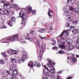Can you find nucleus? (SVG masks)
Returning a JSON list of instances; mask_svg holds the SVG:
<instances>
[{
    "mask_svg": "<svg viewBox=\"0 0 79 79\" xmlns=\"http://www.w3.org/2000/svg\"><path fill=\"white\" fill-rule=\"evenodd\" d=\"M64 33L65 37L62 38L60 41V40H58L57 41V44L60 49L66 50V46L64 45H65L64 41L65 40L67 39L68 37V30H65L64 31Z\"/></svg>",
    "mask_w": 79,
    "mask_h": 79,
    "instance_id": "obj_1",
    "label": "nucleus"
},
{
    "mask_svg": "<svg viewBox=\"0 0 79 79\" xmlns=\"http://www.w3.org/2000/svg\"><path fill=\"white\" fill-rule=\"evenodd\" d=\"M14 68L15 67L14 66L10 67L9 68V73L10 74H13V75H14L16 77H17V75L18 74V71L16 70L13 71L15 69Z\"/></svg>",
    "mask_w": 79,
    "mask_h": 79,
    "instance_id": "obj_2",
    "label": "nucleus"
},
{
    "mask_svg": "<svg viewBox=\"0 0 79 79\" xmlns=\"http://www.w3.org/2000/svg\"><path fill=\"white\" fill-rule=\"evenodd\" d=\"M19 16L17 17V18H20L21 17L23 19H26L27 18V16L25 15L24 14V12L23 10H21L19 13Z\"/></svg>",
    "mask_w": 79,
    "mask_h": 79,
    "instance_id": "obj_3",
    "label": "nucleus"
},
{
    "mask_svg": "<svg viewBox=\"0 0 79 79\" xmlns=\"http://www.w3.org/2000/svg\"><path fill=\"white\" fill-rule=\"evenodd\" d=\"M47 60H48V61L49 63H47V66H48L49 68H53V69H55V67L52 66V64H54V61L52 60H48L47 59Z\"/></svg>",
    "mask_w": 79,
    "mask_h": 79,
    "instance_id": "obj_4",
    "label": "nucleus"
},
{
    "mask_svg": "<svg viewBox=\"0 0 79 79\" xmlns=\"http://www.w3.org/2000/svg\"><path fill=\"white\" fill-rule=\"evenodd\" d=\"M71 60L69 58V57H67V60H66L67 62V63H72V64H73L74 63L76 62V61H77V59H76V58H72V61L71 62L70 61Z\"/></svg>",
    "mask_w": 79,
    "mask_h": 79,
    "instance_id": "obj_5",
    "label": "nucleus"
},
{
    "mask_svg": "<svg viewBox=\"0 0 79 79\" xmlns=\"http://www.w3.org/2000/svg\"><path fill=\"white\" fill-rule=\"evenodd\" d=\"M3 14L6 15H9L10 12L6 10H3L1 9L0 11V15H3Z\"/></svg>",
    "mask_w": 79,
    "mask_h": 79,
    "instance_id": "obj_6",
    "label": "nucleus"
},
{
    "mask_svg": "<svg viewBox=\"0 0 79 79\" xmlns=\"http://www.w3.org/2000/svg\"><path fill=\"white\" fill-rule=\"evenodd\" d=\"M21 58L22 59L20 60L19 62L20 63H22L24 62V60H26L27 57L26 56H21Z\"/></svg>",
    "mask_w": 79,
    "mask_h": 79,
    "instance_id": "obj_7",
    "label": "nucleus"
},
{
    "mask_svg": "<svg viewBox=\"0 0 79 79\" xmlns=\"http://www.w3.org/2000/svg\"><path fill=\"white\" fill-rule=\"evenodd\" d=\"M65 19L67 21H69V22L72 21L73 19V18L72 16H67L65 18Z\"/></svg>",
    "mask_w": 79,
    "mask_h": 79,
    "instance_id": "obj_8",
    "label": "nucleus"
},
{
    "mask_svg": "<svg viewBox=\"0 0 79 79\" xmlns=\"http://www.w3.org/2000/svg\"><path fill=\"white\" fill-rule=\"evenodd\" d=\"M72 32L73 34H79V30L78 28H76L72 31Z\"/></svg>",
    "mask_w": 79,
    "mask_h": 79,
    "instance_id": "obj_9",
    "label": "nucleus"
},
{
    "mask_svg": "<svg viewBox=\"0 0 79 79\" xmlns=\"http://www.w3.org/2000/svg\"><path fill=\"white\" fill-rule=\"evenodd\" d=\"M44 66L46 69H45V71L44 72L43 71V73L46 75H47L48 74V68L45 65H44Z\"/></svg>",
    "mask_w": 79,
    "mask_h": 79,
    "instance_id": "obj_10",
    "label": "nucleus"
},
{
    "mask_svg": "<svg viewBox=\"0 0 79 79\" xmlns=\"http://www.w3.org/2000/svg\"><path fill=\"white\" fill-rule=\"evenodd\" d=\"M18 38H19V36H18V35H17L14 36L13 37L9 39H7V40H10V39H12V40H17Z\"/></svg>",
    "mask_w": 79,
    "mask_h": 79,
    "instance_id": "obj_11",
    "label": "nucleus"
},
{
    "mask_svg": "<svg viewBox=\"0 0 79 79\" xmlns=\"http://www.w3.org/2000/svg\"><path fill=\"white\" fill-rule=\"evenodd\" d=\"M66 42L67 44H72L73 42V40L71 39L68 38L66 40Z\"/></svg>",
    "mask_w": 79,
    "mask_h": 79,
    "instance_id": "obj_12",
    "label": "nucleus"
},
{
    "mask_svg": "<svg viewBox=\"0 0 79 79\" xmlns=\"http://www.w3.org/2000/svg\"><path fill=\"white\" fill-rule=\"evenodd\" d=\"M73 48H74V46L72 45H69L67 47V49L69 51L71 50H73Z\"/></svg>",
    "mask_w": 79,
    "mask_h": 79,
    "instance_id": "obj_13",
    "label": "nucleus"
},
{
    "mask_svg": "<svg viewBox=\"0 0 79 79\" xmlns=\"http://www.w3.org/2000/svg\"><path fill=\"white\" fill-rule=\"evenodd\" d=\"M28 66L29 67H31V68H33V67H35V65H33V62L31 61H30L28 64Z\"/></svg>",
    "mask_w": 79,
    "mask_h": 79,
    "instance_id": "obj_14",
    "label": "nucleus"
},
{
    "mask_svg": "<svg viewBox=\"0 0 79 79\" xmlns=\"http://www.w3.org/2000/svg\"><path fill=\"white\" fill-rule=\"evenodd\" d=\"M5 6H6L8 9H11V5H10L9 4H5L3 6V8H4Z\"/></svg>",
    "mask_w": 79,
    "mask_h": 79,
    "instance_id": "obj_15",
    "label": "nucleus"
},
{
    "mask_svg": "<svg viewBox=\"0 0 79 79\" xmlns=\"http://www.w3.org/2000/svg\"><path fill=\"white\" fill-rule=\"evenodd\" d=\"M75 2H76V0H67V3H71L72 5L74 4Z\"/></svg>",
    "mask_w": 79,
    "mask_h": 79,
    "instance_id": "obj_16",
    "label": "nucleus"
},
{
    "mask_svg": "<svg viewBox=\"0 0 79 79\" xmlns=\"http://www.w3.org/2000/svg\"><path fill=\"white\" fill-rule=\"evenodd\" d=\"M77 44L78 45V46H76V49H79V38L77 39L76 42Z\"/></svg>",
    "mask_w": 79,
    "mask_h": 79,
    "instance_id": "obj_17",
    "label": "nucleus"
},
{
    "mask_svg": "<svg viewBox=\"0 0 79 79\" xmlns=\"http://www.w3.org/2000/svg\"><path fill=\"white\" fill-rule=\"evenodd\" d=\"M26 23H27V20L25 19L22 20V22L21 23L22 24H25Z\"/></svg>",
    "mask_w": 79,
    "mask_h": 79,
    "instance_id": "obj_18",
    "label": "nucleus"
},
{
    "mask_svg": "<svg viewBox=\"0 0 79 79\" xmlns=\"http://www.w3.org/2000/svg\"><path fill=\"white\" fill-rule=\"evenodd\" d=\"M10 79H15V78H16V77L13 74L12 75H10Z\"/></svg>",
    "mask_w": 79,
    "mask_h": 79,
    "instance_id": "obj_19",
    "label": "nucleus"
},
{
    "mask_svg": "<svg viewBox=\"0 0 79 79\" xmlns=\"http://www.w3.org/2000/svg\"><path fill=\"white\" fill-rule=\"evenodd\" d=\"M45 44H43L41 47V49L42 50V52H43L44 50V49H45Z\"/></svg>",
    "mask_w": 79,
    "mask_h": 79,
    "instance_id": "obj_20",
    "label": "nucleus"
},
{
    "mask_svg": "<svg viewBox=\"0 0 79 79\" xmlns=\"http://www.w3.org/2000/svg\"><path fill=\"white\" fill-rule=\"evenodd\" d=\"M64 11L66 12V11H69L68 9L66 6L64 7Z\"/></svg>",
    "mask_w": 79,
    "mask_h": 79,
    "instance_id": "obj_21",
    "label": "nucleus"
},
{
    "mask_svg": "<svg viewBox=\"0 0 79 79\" xmlns=\"http://www.w3.org/2000/svg\"><path fill=\"white\" fill-rule=\"evenodd\" d=\"M3 74L4 75H7V74H8V71L6 70H5L3 72Z\"/></svg>",
    "mask_w": 79,
    "mask_h": 79,
    "instance_id": "obj_22",
    "label": "nucleus"
},
{
    "mask_svg": "<svg viewBox=\"0 0 79 79\" xmlns=\"http://www.w3.org/2000/svg\"><path fill=\"white\" fill-rule=\"evenodd\" d=\"M25 38L26 39L28 40H29L30 41H31V42L32 41V38H30L29 37H26Z\"/></svg>",
    "mask_w": 79,
    "mask_h": 79,
    "instance_id": "obj_23",
    "label": "nucleus"
},
{
    "mask_svg": "<svg viewBox=\"0 0 79 79\" xmlns=\"http://www.w3.org/2000/svg\"><path fill=\"white\" fill-rule=\"evenodd\" d=\"M12 62L13 63H15L16 62V59L15 58H13L11 59Z\"/></svg>",
    "mask_w": 79,
    "mask_h": 79,
    "instance_id": "obj_24",
    "label": "nucleus"
},
{
    "mask_svg": "<svg viewBox=\"0 0 79 79\" xmlns=\"http://www.w3.org/2000/svg\"><path fill=\"white\" fill-rule=\"evenodd\" d=\"M55 44H56V41H55V40H53L52 41V43H51V44L52 45H55Z\"/></svg>",
    "mask_w": 79,
    "mask_h": 79,
    "instance_id": "obj_25",
    "label": "nucleus"
},
{
    "mask_svg": "<svg viewBox=\"0 0 79 79\" xmlns=\"http://www.w3.org/2000/svg\"><path fill=\"white\" fill-rule=\"evenodd\" d=\"M43 55V54H42L41 55L39 54V56L38 57V59L39 60H42V58H41V57Z\"/></svg>",
    "mask_w": 79,
    "mask_h": 79,
    "instance_id": "obj_26",
    "label": "nucleus"
},
{
    "mask_svg": "<svg viewBox=\"0 0 79 79\" xmlns=\"http://www.w3.org/2000/svg\"><path fill=\"white\" fill-rule=\"evenodd\" d=\"M64 14L66 16H68L69 15V11H67L66 12H64Z\"/></svg>",
    "mask_w": 79,
    "mask_h": 79,
    "instance_id": "obj_27",
    "label": "nucleus"
},
{
    "mask_svg": "<svg viewBox=\"0 0 79 79\" xmlns=\"http://www.w3.org/2000/svg\"><path fill=\"white\" fill-rule=\"evenodd\" d=\"M75 13H79V8H76L75 9Z\"/></svg>",
    "mask_w": 79,
    "mask_h": 79,
    "instance_id": "obj_28",
    "label": "nucleus"
},
{
    "mask_svg": "<svg viewBox=\"0 0 79 79\" xmlns=\"http://www.w3.org/2000/svg\"><path fill=\"white\" fill-rule=\"evenodd\" d=\"M8 25H9V26H11V27H12V26H13V22L10 21L8 23Z\"/></svg>",
    "mask_w": 79,
    "mask_h": 79,
    "instance_id": "obj_29",
    "label": "nucleus"
},
{
    "mask_svg": "<svg viewBox=\"0 0 79 79\" xmlns=\"http://www.w3.org/2000/svg\"><path fill=\"white\" fill-rule=\"evenodd\" d=\"M10 20L12 21H15L16 20V18L14 17H13L10 18Z\"/></svg>",
    "mask_w": 79,
    "mask_h": 79,
    "instance_id": "obj_30",
    "label": "nucleus"
},
{
    "mask_svg": "<svg viewBox=\"0 0 79 79\" xmlns=\"http://www.w3.org/2000/svg\"><path fill=\"white\" fill-rule=\"evenodd\" d=\"M69 26H70V24L68 22H66L65 24V27H69Z\"/></svg>",
    "mask_w": 79,
    "mask_h": 79,
    "instance_id": "obj_31",
    "label": "nucleus"
},
{
    "mask_svg": "<svg viewBox=\"0 0 79 79\" xmlns=\"http://www.w3.org/2000/svg\"><path fill=\"white\" fill-rule=\"evenodd\" d=\"M31 11H32V7L31 6H30L28 9V13H30Z\"/></svg>",
    "mask_w": 79,
    "mask_h": 79,
    "instance_id": "obj_32",
    "label": "nucleus"
},
{
    "mask_svg": "<svg viewBox=\"0 0 79 79\" xmlns=\"http://www.w3.org/2000/svg\"><path fill=\"white\" fill-rule=\"evenodd\" d=\"M59 53L60 54H62L64 53V51L63 50H60L59 51Z\"/></svg>",
    "mask_w": 79,
    "mask_h": 79,
    "instance_id": "obj_33",
    "label": "nucleus"
},
{
    "mask_svg": "<svg viewBox=\"0 0 79 79\" xmlns=\"http://www.w3.org/2000/svg\"><path fill=\"white\" fill-rule=\"evenodd\" d=\"M23 55H25L24 56H27V53L26 51H23Z\"/></svg>",
    "mask_w": 79,
    "mask_h": 79,
    "instance_id": "obj_34",
    "label": "nucleus"
},
{
    "mask_svg": "<svg viewBox=\"0 0 79 79\" xmlns=\"http://www.w3.org/2000/svg\"><path fill=\"white\" fill-rule=\"evenodd\" d=\"M77 22H78V21H73V25H76V24H77Z\"/></svg>",
    "mask_w": 79,
    "mask_h": 79,
    "instance_id": "obj_35",
    "label": "nucleus"
},
{
    "mask_svg": "<svg viewBox=\"0 0 79 79\" xmlns=\"http://www.w3.org/2000/svg\"><path fill=\"white\" fill-rule=\"evenodd\" d=\"M52 50H58V47L56 46H54L52 47Z\"/></svg>",
    "mask_w": 79,
    "mask_h": 79,
    "instance_id": "obj_36",
    "label": "nucleus"
},
{
    "mask_svg": "<svg viewBox=\"0 0 79 79\" xmlns=\"http://www.w3.org/2000/svg\"><path fill=\"white\" fill-rule=\"evenodd\" d=\"M39 32H40V33H44V29H42L41 30H39Z\"/></svg>",
    "mask_w": 79,
    "mask_h": 79,
    "instance_id": "obj_37",
    "label": "nucleus"
},
{
    "mask_svg": "<svg viewBox=\"0 0 79 79\" xmlns=\"http://www.w3.org/2000/svg\"><path fill=\"white\" fill-rule=\"evenodd\" d=\"M64 34V32H63L61 34L59 35V37L61 38V39H62V38L63 37V35Z\"/></svg>",
    "mask_w": 79,
    "mask_h": 79,
    "instance_id": "obj_38",
    "label": "nucleus"
},
{
    "mask_svg": "<svg viewBox=\"0 0 79 79\" xmlns=\"http://www.w3.org/2000/svg\"><path fill=\"white\" fill-rule=\"evenodd\" d=\"M48 14L49 15V17L50 19H51V18H52V16L49 12H48Z\"/></svg>",
    "mask_w": 79,
    "mask_h": 79,
    "instance_id": "obj_39",
    "label": "nucleus"
},
{
    "mask_svg": "<svg viewBox=\"0 0 79 79\" xmlns=\"http://www.w3.org/2000/svg\"><path fill=\"white\" fill-rule=\"evenodd\" d=\"M56 77H57V79H62V78H61V77L59 75H57Z\"/></svg>",
    "mask_w": 79,
    "mask_h": 79,
    "instance_id": "obj_40",
    "label": "nucleus"
},
{
    "mask_svg": "<svg viewBox=\"0 0 79 79\" xmlns=\"http://www.w3.org/2000/svg\"><path fill=\"white\" fill-rule=\"evenodd\" d=\"M50 72L51 73H54V69H50Z\"/></svg>",
    "mask_w": 79,
    "mask_h": 79,
    "instance_id": "obj_41",
    "label": "nucleus"
},
{
    "mask_svg": "<svg viewBox=\"0 0 79 79\" xmlns=\"http://www.w3.org/2000/svg\"><path fill=\"white\" fill-rule=\"evenodd\" d=\"M35 64H34V65H35V66H37V64H38V63H39V62L37 61H35L34 62Z\"/></svg>",
    "mask_w": 79,
    "mask_h": 79,
    "instance_id": "obj_42",
    "label": "nucleus"
},
{
    "mask_svg": "<svg viewBox=\"0 0 79 79\" xmlns=\"http://www.w3.org/2000/svg\"><path fill=\"white\" fill-rule=\"evenodd\" d=\"M12 54H17V52H16V51L13 50L12 52Z\"/></svg>",
    "mask_w": 79,
    "mask_h": 79,
    "instance_id": "obj_43",
    "label": "nucleus"
},
{
    "mask_svg": "<svg viewBox=\"0 0 79 79\" xmlns=\"http://www.w3.org/2000/svg\"><path fill=\"white\" fill-rule=\"evenodd\" d=\"M40 38L41 39H45V40H47V37H43L41 36L40 37Z\"/></svg>",
    "mask_w": 79,
    "mask_h": 79,
    "instance_id": "obj_44",
    "label": "nucleus"
},
{
    "mask_svg": "<svg viewBox=\"0 0 79 79\" xmlns=\"http://www.w3.org/2000/svg\"><path fill=\"white\" fill-rule=\"evenodd\" d=\"M48 13H53V11H52V10L51 9H49Z\"/></svg>",
    "mask_w": 79,
    "mask_h": 79,
    "instance_id": "obj_45",
    "label": "nucleus"
},
{
    "mask_svg": "<svg viewBox=\"0 0 79 79\" xmlns=\"http://www.w3.org/2000/svg\"><path fill=\"white\" fill-rule=\"evenodd\" d=\"M36 10H33L32 11V14L33 15H35V11Z\"/></svg>",
    "mask_w": 79,
    "mask_h": 79,
    "instance_id": "obj_46",
    "label": "nucleus"
},
{
    "mask_svg": "<svg viewBox=\"0 0 79 79\" xmlns=\"http://www.w3.org/2000/svg\"><path fill=\"white\" fill-rule=\"evenodd\" d=\"M26 43V42L25 41H22L20 42V43H21V44H25V43Z\"/></svg>",
    "mask_w": 79,
    "mask_h": 79,
    "instance_id": "obj_47",
    "label": "nucleus"
},
{
    "mask_svg": "<svg viewBox=\"0 0 79 79\" xmlns=\"http://www.w3.org/2000/svg\"><path fill=\"white\" fill-rule=\"evenodd\" d=\"M72 78H73V77L69 76L66 78V79H71Z\"/></svg>",
    "mask_w": 79,
    "mask_h": 79,
    "instance_id": "obj_48",
    "label": "nucleus"
},
{
    "mask_svg": "<svg viewBox=\"0 0 79 79\" xmlns=\"http://www.w3.org/2000/svg\"><path fill=\"white\" fill-rule=\"evenodd\" d=\"M34 31H31L30 32V34L31 35H33V34H34Z\"/></svg>",
    "mask_w": 79,
    "mask_h": 79,
    "instance_id": "obj_49",
    "label": "nucleus"
},
{
    "mask_svg": "<svg viewBox=\"0 0 79 79\" xmlns=\"http://www.w3.org/2000/svg\"><path fill=\"white\" fill-rule=\"evenodd\" d=\"M37 43H38V45L39 47V48H40V43H39V42H38V41H37Z\"/></svg>",
    "mask_w": 79,
    "mask_h": 79,
    "instance_id": "obj_50",
    "label": "nucleus"
},
{
    "mask_svg": "<svg viewBox=\"0 0 79 79\" xmlns=\"http://www.w3.org/2000/svg\"><path fill=\"white\" fill-rule=\"evenodd\" d=\"M1 2L2 3L4 4L6 3V1L5 0H3L1 1Z\"/></svg>",
    "mask_w": 79,
    "mask_h": 79,
    "instance_id": "obj_51",
    "label": "nucleus"
},
{
    "mask_svg": "<svg viewBox=\"0 0 79 79\" xmlns=\"http://www.w3.org/2000/svg\"><path fill=\"white\" fill-rule=\"evenodd\" d=\"M40 64H37L36 67L37 68H39V67H40Z\"/></svg>",
    "mask_w": 79,
    "mask_h": 79,
    "instance_id": "obj_52",
    "label": "nucleus"
},
{
    "mask_svg": "<svg viewBox=\"0 0 79 79\" xmlns=\"http://www.w3.org/2000/svg\"><path fill=\"white\" fill-rule=\"evenodd\" d=\"M0 63L1 64H2V63H3V60H0Z\"/></svg>",
    "mask_w": 79,
    "mask_h": 79,
    "instance_id": "obj_53",
    "label": "nucleus"
},
{
    "mask_svg": "<svg viewBox=\"0 0 79 79\" xmlns=\"http://www.w3.org/2000/svg\"><path fill=\"white\" fill-rule=\"evenodd\" d=\"M1 79H8L7 77H3Z\"/></svg>",
    "mask_w": 79,
    "mask_h": 79,
    "instance_id": "obj_54",
    "label": "nucleus"
},
{
    "mask_svg": "<svg viewBox=\"0 0 79 79\" xmlns=\"http://www.w3.org/2000/svg\"><path fill=\"white\" fill-rule=\"evenodd\" d=\"M63 73V70L60 71L59 72H57L58 74H61Z\"/></svg>",
    "mask_w": 79,
    "mask_h": 79,
    "instance_id": "obj_55",
    "label": "nucleus"
},
{
    "mask_svg": "<svg viewBox=\"0 0 79 79\" xmlns=\"http://www.w3.org/2000/svg\"><path fill=\"white\" fill-rule=\"evenodd\" d=\"M76 5L78 7H79V2H77L76 3Z\"/></svg>",
    "mask_w": 79,
    "mask_h": 79,
    "instance_id": "obj_56",
    "label": "nucleus"
},
{
    "mask_svg": "<svg viewBox=\"0 0 79 79\" xmlns=\"http://www.w3.org/2000/svg\"><path fill=\"white\" fill-rule=\"evenodd\" d=\"M35 35L33 34L31 35V37L32 38H34V37H35Z\"/></svg>",
    "mask_w": 79,
    "mask_h": 79,
    "instance_id": "obj_57",
    "label": "nucleus"
},
{
    "mask_svg": "<svg viewBox=\"0 0 79 79\" xmlns=\"http://www.w3.org/2000/svg\"><path fill=\"white\" fill-rule=\"evenodd\" d=\"M2 55H3L2 54H4V55L3 56H6V54L4 53H1Z\"/></svg>",
    "mask_w": 79,
    "mask_h": 79,
    "instance_id": "obj_58",
    "label": "nucleus"
},
{
    "mask_svg": "<svg viewBox=\"0 0 79 79\" xmlns=\"http://www.w3.org/2000/svg\"><path fill=\"white\" fill-rule=\"evenodd\" d=\"M75 27V26H70V28H74V27Z\"/></svg>",
    "mask_w": 79,
    "mask_h": 79,
    "instance_id": "obj_59",
    "label": "nucleus"
},
{
    "mask_svg": "<svg viewBox=\"0 0 79 79\" xmlns=\"http://www.w3.org/2000/svg\"><path fill=\"white\" fill-rule=\"evenodd\" d=\"M7 53H9V55H12V53L11 54V52L10 51H7Z\"/></svg>",
    "mask_w": 79,
    "mask_h": 79,
    "instance_id": "obj_60",
    "label": "nucleus"
},
{
    "mask_svg": "<svg viewBox=\"0 0 79 79\" xmlns=\"http://www.w3.org/2000/svg\"><path fill=\"white\" fill-rule=\"evenodd\" d=\"M39 52H40V54L41 55V54H41V50H40Z\"/></svg>",
    "mask_w": 79,
    "mask_h": 79,
    "instance_id": "obj_61",
    "label": "nucleus"
},
{
    "mask_svg": "<svg viewBox=\"0 0 79 79\" xmlns=\"http://www.w3.org/2000/svg\"><path fill=\"white\" fill-rule=\"evenodd\" d=\"M19 76H20L21 77H22V75H21V74H19Z\"/></svg>",
    "mask_w": 79,
    "mask_h": 79,
    "instance_id": "obj_62",
    "label": "nucleus"
},
{
    "mask_svg": "<svg viewBox=\"0 0 79 79\" xmlns=\"http://www.w3.org/2000/svg\"><path fill=\"white\" fill-rule=\"evenodd\" d=\"M12 5H13V6H16V5H15V4H12Z\"/></svg>",
    "mask_w": 79,
    "mask_h": 79,
    "instance_id": "obj_63",
    "label": "nucleus"
},
{
    "mask_svg": "<svg viewBox=\"0 0 79 79\" xmlns=\"http://www.w3.org/2000/svg\"><path fill=\"white\" fill-rule=\"evenodd\" d=\"M43 79H47V77H44L43 78Z\"/></svg>",
    "mask_w": 79,
    "mask_h": 79,
    "instance_id": "obj_64",
    "label": "nucleus"
}]
</instances>
